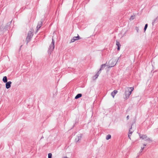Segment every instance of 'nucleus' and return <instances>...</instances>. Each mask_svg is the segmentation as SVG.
<instances>
[{"mask_svg":"<svg viewBox=\"0 0 158 158\" xmlns=\"http://www.w3.org/2000/svg\"><path fill=\"white\" fill-rule=\"evenodd\" d=\"M134 88L133 87H130L128 88L125 91V94L126 98L128 97L131 95L132 92Z\"/></svg>","mask_w":158,"mask_h":158,"instance_id":"f257e3e1","label":"nucleus"},{"mask_svg":"<svg viewBox=\"0 0 158 158\" xmlns=\"http://www.w3.org/2000/svg\"><path fill=\"white\" fill-rule=\"evenodd\" d=\"M33 35L31 31H30L28 34L27 37V38L26 40L28 42L29 41L30 39L31 38Z\"/></svg>","mask_w":158,"mask_h":158,"instance_id":"f03ea898","label":"nucleus"},{"mask_svg":"<svg viewBox=\"0 0 158 158\" xmlns=\"http://www.w3.org/2000/svg\"><path fill=\"white\" fill-rule=\"evenodd\" d=\"M11 84V82L10 81H8L6 83V88L7 89H9L10 87V85Z\"/></svg>","mask_w":158,"mask_h":158,"instance_id":"7ed1b4c3","label":"nucleus"},{"mask_svg":"<svg viewBox=\"0 0 158 158\" xmlns=\"http://www.w3.org/2000/svg\"><path fill=\"white\" fill-rule=\"evenodd\" d=\"M80 38L79 36H77V37H74L73 39H72L71 40V42H74L75 40H78V39H80Z\"/></svg>","mask_w":158,"mask_h":158,"instance_id":"20e7f679","label":"nucleus"},{"mask_svg":"<svg viewBox=\"0 0 158 158\" xmlns=\"http://www.w3.org/2000/svg\"><path fill=\"white\" fill-rule=\"evenodd\" d=\"M118 91L116 90H114L113 92H112L111 93V95L113 97V98H114L115 95L117 93Z\"/></svg>","mask_w":158,"mask_h":158,"instance_id":"39448f33","label":"nucleus"},{"mask_svg":"<svg viewBox=\"0 0 158 158\" xmlns=\"http://www.w3.org/2000/svg\"><path fill=\"white\" fill-rule=\"evenodd\" d=\"M82 94H78L75 97V99H77L81 97Z\"/></svg>","mask_w":158,"mask_h":158,"instance_id":"423d86ee","label":"nucleus"},{"mask_svg":"<svg viewBox=\"0 0 158 158\" xmlns=\"http://www.w3.org/2000/svg\"><path fill=\"white\" fill-rule=\"evenodd\" d=\"M3 81L4 82H6L7 81V78L5 76L3 78Z\"/></svg>","mask_w":158,"mask_h":158,"instance_id":"0eeeda50","label":"nucleus"},{"mask_svg":"<svg viewBox=\"0 0 158 158\" xmlns=\"http://www.w3.org/2000/svg\"><path fill=\"white\" fill-rule=\"evenodd\" d=\"M135 15H133L131 16L130 19V20H133L134 19H136V18H135Z\"/></svg>","mask_w":158,"mask_h":158,"instance_id":"6e6552de","label":"nucleus"},{"mask_svg":"<svg viewBox=\"0 0 158 158\" xmlns=\"http://www.w3.org/2000/svg\"><path fill=\"white\" fill-rule=\"evenodd\" d=\"M111 136L110 135H108L106 137V139L107 140H108L110 139L111 138Z\"/></svg>","mask_w":158,"mask_h":158,"instance_id":"1a4fd4ad","label":"nucleus"},{"mask_svg":"<svg viewBox=\"0 0 158 158\" xmlns=\"http://www.w3.org/2000/svg\"><path fill=\"white\" fill-rule=\"evenodd\" d=\"M52 43H53V44L52 45V46L51 47H50V48H52V50L54 48V42H53V40L52 39Z\"/></svg>","mask_w":158,"mask_h":158,"instance_id":"9d476101","label":"nucleus"},{"mask_svg":"<svg viewBox=\"0 0 158 158\" xmlns=\"http://www.w3.org/2000/svg\"><path fill=\"white\" fill-rule=\"evenodd\" d=\"M52 154L51 153L48 154V158H52Z\"/></svg>","mask_w":158,"mask_h":158,"instance_id":"9b49d317","label":"nucleus"},{"mask_svg":"<svg viewBox=\"0 0 158 158\" xmlns=\"http://www.w3.org/2000/svg\"><path fill=\"white\" fill-rule=\"evenodd\" d=\"M116 45L118 46H121L120 44V43L118 41H116Z\"/></svg>","mask_w":158,"mask_h":158,"instance_id":"f8f14e48","label":"nucleus"},{"mask_svg":"<svg viewBox=\"0 0 158 158\" xmlns=\"http://www.w3.org/2000/svg\"><path fill=\"white\" fill-rule=\"evenodd\" d=\"M147 27H148V24H147L145 25L144 28V31H146V29H147Z\"/></svg>","mask_w":158,"mask_h":158,"instance_id":"ddd939ff","label":"nucleus"},{"mask_svg":"<svg viewBox=\"0 0 158 158\" xmlns=\"http://www.w3.org/2000/svg\"><path fill=\"white\" fill-rule=\"evenodd\" d=\"M41 24L40 25H38L37 27L38 28H40L41 27Z\"/></svg>","mask_w":158,"mask_h":158,"instance_id":"4468645a","label":"nucleus"},{"mask_svg":"<svg viewBox=\"0 0 158 158\" xmlns=\"http://www.w3.org/2000/svg\"><path fill=\"white\" fill-rule=\"evenodd\" d=\"M120 46H118V50H120Z\"/></svg>","mask_w":158,"mask_h":158,"instance_id":"2eb2a0df","label":"nucleus"},{"mask_svg":"<svg viewBox=\"0 0 158 158\" xmlns=\"http://www.w3.org/2000/svg\"><path fill=\"white\" fill-rule=\"evenodd\" d=\"M98 76V75L97 74H96L95 76V77H96L95 78H97Z\"/></svg>","mask_w":158,"mask_h":158,"instance_id":"dca6fc26","label":"nucleus"},{"mask_svg":"<svg viewBox=\"0 0 158 158\" xmlns=\"http://www.w3.org/2000/svg\"><path fill=\"white\" fill-rule=\"evenodd\" d=\"M127 119H128L129 118V116H127Z\"/></svg>","mask_w":158,"mask_h":158,"instance_id":"f3484780","label":"nucleus"},{"mask_svg":"<svg viewBox=\"0 0 158 158\" xmlns=\"http://www.w3.org/2000/svg\"><path fill=\"white\" fill-rule=\"evenodd\" d=\"M114 64H113L112 65H111V67L113 66H114Z\"/></svg>","mask_w":158,"mask_h":158,"instance_id":"a211bd4d","label":"nucleus"},{"mask_svg":"<svg viewBox=\"0 0 158 158\" xmlns=\"http://www.w3.org/2000/svg\"><path fill=\"white\" fill-rule=\"evenodd\" d=\"M128 136H129H129H130L129 135H128Z\"/></svg>","mask_w":158,"mask_h":158,"instance_id":"6ab92c4d","label":"nucleus"}]
</instances>
